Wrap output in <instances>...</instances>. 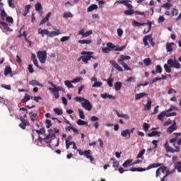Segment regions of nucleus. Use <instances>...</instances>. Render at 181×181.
Returning <instances> with one entry per match:
<instances>
[{"instance_id":"nucleus-1","label":"nucleus","mask_w":181,"mask_h":181,"mask_svg":"<svg viewBox=\"0 0 181 181\" xmlns=\"http://www.w3.org/2000/svg\"><path fill=\"white\" fill-rule=\"evenodd\" d=\"M106 46L107 47L102 48V52L103 53H110V50H115V52H122V50H125V49H127V45L119 47L114 45L112 42H107Z\"/></svg>"},{"instance_id":"nucleus-2","label":"nucleus","mask_w":181,"mask_h":181,"mask_svg":"<svg viewBox=\"0 0 181 181\" xmlns=\"http://www.w3.org/2000/svg\"><path fill=\"white\" fill-rule=\"evenodd\" d=\"M74 100L77 103H81V107L87 111H91V110H93V105H91V102L88 100L80 96L75 97Z\"/></svg>"},{"instance_id":"nucleus-3","label":"nucleus","mask_w":181,"mask_h":181,"mask_svg":"<svg viewBox=\"0 0 181 181\" xmlns=\"http://www.w3.org/2000/svg\"><path fill=\"white\" fill-rule=\"evenodd\" d=\"M38 33L39 35H41L42 37H45V35L48 36V37H54V36L62 35L60 30H57V31H49L47 29L42 30V28H38Z\"/></svg>"},{"instance_id":"nucleus-4","label":"nucleus","mask_w":181,"mask_h":181,"mask_svg":"<svg viewBox=\"0 0 181 181\" xmlns=\"http://www.w3.org/2000/svg\"><path fill=\"white\" fill-rule=\"evenodd\" d=\"M159 166H162V163H152L150 164L147 168L132 167L130 168V172H145V170H149V169H153L154 168H159Z\"/></svg>"},{"instance_id":"nucleus-5","label":"nucleus","mask_w":181,"mask_h":181,"mask_svg":"<svg viewBox=\"0 0 181 181\" xmlns=\"http://www.w3.org/2000/svg\"><path fill=\"white\" fill-rule=\"evenodd\" d=\"M175 149H174L173 148L170 147L169 146V141H165V144H164V148L166 151V152L168 153H169V152H170L171 153H175V152H180V147L179 146H174Z\"/></svg>"},{"instance_id":"nucleus-6","label":"nucleus","mask_w":181,"mask_h":181,"mask_svg":"<svg viewBox=\"0 0 181 181\" xmlns=\"http://www.w3.org/2000/svg\"><path fill=\"white\" fill-rule=\"evenodd\" d=\"M93 52H86L83 51L81 52V54H88V55H83L81 56L82 62L85 63V64H87L88 63V60H91V59H95L94 57H93Z\"/></svg>"},{"instance_id":"nucleus-7","label":"nucleus","mask_w":181,"mask_h":181,"mask_svg":"<svg viewBox=\"0 0 181 181\" xmlns=\"http://www.w3.org/2000/svg\"><path fill=\"white\" fill-rule=\"evenodd\" d=\"M37 57L39 59L40 63L42 64L46 63V59H47V52L46 51H37Z\"/></svg>"},{"instance_id":"nucleus-8","label":"nucleus","mask_w":181,"mask_h":181,"mask_svg":"<svg viewBox=\"0 0 181 181\" xmlns=\"http://www.w3.org/2000/svg\"><path fill=\"white\" fill-rule=\"evenodd\" d=\"M148 40L150 42V45L152 46V47H155V42H153V37H152V34L144 37L143 42L144 46H148L149 42H148Z\"/></svg>"},{"instance_id":"nucleus-9","label":"nucleus","mask_w":181,"mask_h":181,"mask_svg":"<svg viewBox=\"0 0 181 181\" xmlns=\"http://www.w3.org/2000/svg\"><path fill=\"white\" fill-rule=\"evenodd\" d=\"M167 63L170 67H174L175 69H180L181 67L180 63L176 59L174 61L172 59H169Z\"/></svg>"},{"instance_id":"nucleus-10","label":"nucleus","mask_w":181,"mask_h":181,"mask_svg":"<svg viewBox=\"0 0 181 181\" xmlns=\"http://www.w3.org/2000/svg\"><path fill=\"white\" fill-rule=\"evenodd\" d=\"M48 84H49V86H52V87L49 88V91H64V88H62L61 86H56V85L54 83H53V82L48 81Z\"/></svg>"},{"instance_id":"nucleus-11","label":"nucleus","mask_w":181,"mask_h":181,"mask_svg":"<svg viewBox=\"0 0 181 181\" xmlns=\"http://www.w3.org/2000/svg\"><path fill=\"white\" fill-rule=\"evenodd\" d=\"M49 134L45 136V139H43L44 141H47V144H51L52 143V138H56V134L53 133V130L50 129L48 130Z\"/></svg>"},{"instance_id":"nucleus-12","label":"nucleus","mask_w":181,"mask_h":181,"mask_svg":"<svg viewBox=\"0 0 181 181\" xmlns=\"http://www.w3.org/2000/svg\"><path fill=\"white\" fill-rule=\"evenodd\" d=\"M132 3V1L131 0H122L115 2V4H122L123 5H124V6H127L128 9H132L134 8V6H132V4H131Z\"/></svg>"},{"instance_id":"nucleus-13","label":"nucleus","mask_w":181,"mask_h":181,"mask_svg":"<svg viewBox=\"0 0 181 181\" xmlns=\"http://www.w3.org/2000/svg\"><path fill=\"white\" fill-rule=\"evenodd\" d=\"M160 170L165 175V173L166 174V170H168V167L163 165L158 168L156 172V177H160Z\"/></svg>"},{"instance_id":"nucleus-14","label":"nucleus","mask_w":181,"mask_h":181,"mask_svg":"<svg viewBox=\"0 0 181 181\" xmlns=\"http://www.w3.org/2000/svg\"><path fill=\"white\" fill-rule=\"evenodd\" d=\"M134 13H136L137 15H141V16H145V12L134 11V10L132 9L124 11V15H127V16L134 15Z\"/></svg>"},{"instance_id":"nucleus-15","label":"nucleus","mask_w":181,"mask_h":181,"mask_svg":"<svg viewBox=\"0 0 181 181\" xmlns=\"http://www.w3.org/2000/svg\"><path fill=\"white\" fill-rule=\"evenodd\" d=\"M110 63L112 66V67H114V69L117 70V71H124V69H122V67L121 66H119V64H118V63H117V62H115L114 60H111V61H110Z\"/></svg>"},{"instance_id":"nucleus-16","label":"nucleus","mask_w":181,"mask_h":181,"mask_svg":"<svg viewBox=\"0 0 181 181\" xmlns=\"http://www.w3.org/2000/svg\"><path fill=\"white\" fill-rule=\"evenodd\" d=\"M125 60H131V57L128 55L122 54L117 59V63H119V64L125 63Z\"/></svg>"},{"instance_id":"nucleus-17","label":"nucleus","mask_w":181,"mask_h":181,"mask_svg":"<svg viewBox=\"0 0 181 181\" xmlns=\"http://www.w3.org/2000/svg\"><path fill=\"white\" fill-rule=\"evenodd\" d=\"M121 136L126 138V139H129L131 138V132H129V129H125L122 131Z\"/></svg>"},{"instance_id":"nucleus-18","label":"nucleus","mask_w":181,"mask_h":181,"mask_svg":"<svg viewBox=\"0 0 181 181\" xmlns=\"http://www.w3.org/2000/svg\"><path fill=\"white\" fill-rule=\"evenodd\" d=\"M151 108H152V100H151V98H148L146 105H144V111H150Z\"/></svg>"},{"instance_id":"nucleus-19","label":"nucleus","mask_w":181,"mask_h":181,"mask_svg":"<svg viewBox=\"0 0 181 181\" xmlns=\"http://www.w3.org/2000/svg\"><path fill=\"white\" fill-rule=\"evenodd\" d=\"M84 156H86L88 159H90V162L94 160V158L91 156V150H86L84 151Z\"/></svg>"},{"instance_id":"nucleus-20","label":"nucleus","mask_w":181,"mask_h":181,"mask_svg":"<svg viewBox=\"0 0 181 181\" xmlns=\"http://www.w3.org/2000/svg\"><path fill=\"white\" fill-rule=\"evenodd\" d=\"M50 16H52V13L49 12L45 18H42L40 23V25H45V23H46V22H47V21H49V19H50Z\"/></svg>"},{"instance_id":"nucleus-21","label":"nucleus","mask_w":181,"mask_h":181,"mask_svg":"<svg viewBox=\"0 0 181 181\" xmlns=\"http://www.w3.org/2000/svg\"><path fill=\"white\" fill-rule=\"evenodd\" d=\"M100 97H102V98H104V99L110 98V100H117V97L112 95H109L107 93L101 94Z\"/></svg>"},{"instance_id":"nucleus-22","label":"nucleus","mask_w":181,"mask_h":181,"mask_svg":"<svg viewBox=\"0 0 181 181\" xmlns=\"http://www.w3.org/2000/svg\"><path fill=\"white\" fill-rule=\"evenodd\" d=\"M176 129H177V127H176V122H174L173 124L167 129V132L172 134V132L176 131Z\"/></svg>"},{"instance_id":"nucleus-23","label":"nucleus","mask_w":181,"mask_h":181,"mask_svg":"<svg viewBox=\"0 0 181 181\" xmlns=\"http://www.w3.org/2000/svg\"><path fill=\"white\" fill-rule=\"evenodd\" d=\"M30 86H38V87H43V84L40 83L39 81L37 80H31L29 81Z\"/></svg>"},{"instance_id":"nucleus-24","label":"nucleus","mask_w":181,"mask_h":181,"mask_svg":"<svg viewBox=\"0 0 181 181\" xmlns=\"http://www.w3.org/2000/svg\"><path fill=\"white\" fill-rule=\"evenodd\" d=\"M134 164H132V160L129 159L124 161V163L122 164L123 168H129V166H133Z\"/></svg>"},{"instance_id":"nucleus-25","label":"nucleus","mask_w":181,"mask_h":181,"mask_svg":"<svg viewBox=\"0 0 181 181\" xmlns=\"http://www.w3.org/2000/svg\"><path fill=\"white\" fill-rule=\"evenodd\" d=\"M1 13L0 16L1 18L2 21H5V18L8 16V14H6V11H5V9L4 8H0Z\"/></svg>"},{"instance_id":"nucleus-26","label":"nucleus","mask_w":181,"mask_h":181,"mask_svg":"<svg viewBox=\"0 0 181 181\" xmlns=\"http://www.w3.org/2000/svg\"><path fill=\"white\" fill-rule=\"evenodd\" d=\"M147 136L150 138H151L152 136H160V132L153 131L152 132L148 133Z\"/></svg>"},{"instance_id":"nucleus-27","label":"nucleus","mask_w":181,"mask_h":181,"mask_svg":"<svg viewBox=\"0 0 181 181\" xmlns=\"http://www.w3.org/2000/svg\"><path fill=\"white\" fill-rule=\"evenodd\" d=\"M0 25L4 28V29L6 30V32H12V30H11V28H9V25H8V23L0 21Z\"/></svg>"},{"instance_id":"nucleus-28","label":"nucleus","mask_w":181,"mask_h":181,"mask_svg":"<svg viewBox=\"0 0 181 181\" xmlns=\"http://www.w3.org/2000/svg\"><path fill=\"white\" fill-rule=\"evenodd\" d=\"M12 74V68L9 65L6 66L4 69V76Z\"/></svg>"},{"instance_id":"nucleus-29","label":"nucleus","mask_w":181,"mask_h":181,"mask_svg":"<svg viewBox=\"0 0 181 181\" xmlns=\"http://www.w3.org/2000/svg\"><path fill=\"white\" fill-rule=\"evenodd\" d=\"M165 117H166V112L163 111L159 115H158L157 119H159V121H163Z\"/></svg>"},{"instance_id":"nucleus-30","label":"nucleus","mask_w":181,"mask_h":181,"mask_svg":"<svg viewBox=\"0 0 181 181\" xmlns=\"http://www.w3.org/2000/svg\"><path fill=\"white\" fill-rule=\"evenodd\" d=\"M148 95L146 93H140L135 95V100H141V98H144V97Z\"/></svg>"},{"instance_id":"nucleus-31","label":"nucleus","mask_w":181,"mask_h":181,"mask_svg":"<svg viewBox=\"0 0 181 181\" xmlns=\"http://www.w3.org/2000/svg\"><path fill=\"white\" fill-rule=\"evenodd\" d=\"M33 100V97L30 96V95H28L25 93V95L24 96V98L21 100V103H28V101H29V100Z\"/></svg>"},{"instance_id":"nucleus-32","label":"nucleus","mask_w":181,"mask_h":181,"mask_svg":"<svg viewBox=\"0 0 181 181\" xmlns=\"http://www.w3.org/2000/svg\"><path fill=\"white\" fill-rule=\"evenodd\" d=\"M95 9H98V6L97 4H92L87 8V12H93Z\"/></svg>"},{"instance_id":"nucleus-33","label":"nucleus","mask_w":181,"mask_h":181,"mask_svg":"<svg viewBox=\"0 0 181 181\" xmlns=\"http://www.w3.org/2000/svg\"><path fill=\"white\" fill-rule=\"evenodd\" d=\"M175 45L174 42H168L166 44V50L167 52H173V48L172 47V45Z\"/></svg>"},{"instance_id":"nucleus-34","label":"nucleus","mask_w":181,"mask_h":181,"mask_svg":"<svg viewBox=\"0 0 181 181\" xmlns=\"http://www.w3.org/2000/svg\"><path fill=\"white\" fill-rule=\"evenodd\" d=\"M122 87V83L121 82H116L115 84V91H119Z\"/></svg>"},{"instance_id":"nucleus-35","label":"nucleus","mask_w":181,"mask_h":181,"mask_svg":"<svg viewBox=\"0 0 181 181\" xmlns=\"http://www.w3.org/2000/svg\"><path fill=\"white\" fill-rule=\"evenodd\" d=\"M93 41L91 40H81L78 41V43L81 45H90Z\"/></svg>"},{"instance_id":"nucleus-36","label":"nucleus","mask_w":181,"mask_h":181,"mask_svg":"<svg viewBox=\"0 0 181 181\" xmlns=\"http://www.w3.org/2000/svg\"><path fill=\"white\" fill-rule=\"evenodd\" d=\"M42 4L39 2L35 4V11H37V12H40V13H42Z\"/></svg>"},{"instance_id":"nucleus-37","label":"nucleus","mask_w":181,"mask_h":181,"mask_svg":"<svg viewBox=\"0 0 181 181\" xmlns=\"http://www.w3.org/2000/svg\"><path fill=\"white\" fill-rule=\"evenodd\" d=\"M175 169H177V172L181 173V162L178 161L175 165Z\"/></svg>"},{"instance_id":"nucleus-38","label":"nucleus","mask_w":181,"mask_h":181,"mask_svg":"<svg viewBox=\"0 0 181 181\" xmlns=\"http://www.w3.org/2000/svg\"><path fill=\"white\" fill-rule=\"evenodd\" d=\"M110 160L113 161L112 163L113 168H118V166H119V163L117 160H115V158H111Z\"/></svg>"},{"instance_id":"nucleus-39","label":"nucleus","mask_w":181,"mask_h":181,"mask_svg":"<svg viewBox=\"0 0 181 181\" xmlns=\"http://www.w3.org/2000/svg\"><path fill=\"white\" fill-rule=\"evenodd\" d=\"M143 62L145 66H151V64H152V61L151 60V58H146L144 59Z\"/></svg>"},{"instance_id":"nucleus-40","label":"nucleus","mask_w":181,"mask_h":181,"mask_svg":"<svg viewBox=\"0 0 181 181\" xmlns=\"http://www.w3.org/2000/svg\"><path fill=\"white\" fill-rule=\"evenodd\" d=\"M146 25V23H139L135 20L133 21V26H144Z\"/></svg>"},{"instance_id":"nucleus-41","label":"nucleus","mask_w":181,"mask_h":181,"mask_svg":"<svg viewBox=\"0 0 181 181\" xmlns=\"http://www.w3.org/2000/svg\"><path fill=\"white\" fill-rule=\"evenodd\" d=\"M35 132L38 135H43V134H45L46 132V130L45 129V127H42L40 130L35 129Z\"/></svg>"},{"instance_id":"nucleus-42","label":"nucleus","mask_w":181,"mask_h":181,"mask_svg":"<svg viewBox=\"0 0 181 181\" xmlns=\"http://www.w3.org/2000/svg\"><path fill=\"white\" fill-rule=\"evenodd\" d=\"M145 154V149L143 148L139 154L136 156V159H139V158H141V159H144V155Z\"/></svg>"},{"instance_id":"nucleus-43","label":"nucleus","mask_w":181,"mask_h":181,"mask_svg":"<svg viewBox=\"0 0 181 181\" xmlns=\"http://www.w3.org/2000/svg\"><path fill=\"white\" fill-rule=\"evenodd\" d=\"M63 17L65 18V19H67V18H73V14L70 11H67L64 13Z\"/></svg>"},{"instance_id":"nucleus-44","label":"nucleus","mask_w":181,"mask_h":181,"mask_svg":"<svg viewBox=\"0 0 181 181\" xmlns=\"http://www.w3.org/2000/svg\"><path fill=\"white\" fill-rule=\"evenodd\" d=\"M71 83H73V82H71L70 81H64V84H65V86H66V87H68V88H73V87H74V86H73L71 84Z\"/></svg>"},{"instance_id":"nucleus-45","label":"nucleus","mask_w":181,"mask_h":181,"mask_svg":"<svg viewBox=\"0 0 181 181\" xmlns=\"http://www.w3.org/2000/svg\"><path fill=\"white\" fill-rule=\"evenodd\" d=\"M54 112L55 114H57V115H62L63 114V110L57 107L54 109Z\"/></svg>"},{"instance_id":"nucleus-46","label":"nucleus","mask_w":181,"mask_h":181,"mask_svg":"<svg viewBox=\"0 0 181 181\" xmlns=\"http://www.w3.org/2000/svg\"><path fill=\"white\" fill-rule=\"evenodd\" d=\"M119 64H121V66H122L124 67V69L126 71H128L131 70V68L128 66V64H127V63L123 62V63Z\"/></svg>"},{"instance_id":"nucleus-47","label":"nucleus","mask_w":181,"mask_h":181,"mask_svg":"<svg viewBox=\"0 0 181 181\" xmlns=\"http://www.w3.org/2000/svg\"><path fill=\"white\" fill-rule=\"evenodd\" d=\"M79 117L81 118V119H84L86 118V116L84 115V112L81 110V109H78Z\"/></svg>"},{"instance_id":"nucleus-48","label":"nucleus","mask_w":181,"mask_h":181,"mask_svg":"<svg viewBox=\"0 0 181 181\" xmlns=\"http://www.w3.org/2000/svg\"><path fill=\"white\" fill-rule=\"evenodd\" d=\"M164 69L166 73H171L172 69H170V66H169L168 64H164Z\"/></svg>"},{"instance_id":"nucleus-49","label":"nucleus","mask_w":181,"mask_h":181,"mask_svg":"<svg viewBox=\"0 0 181 181\" xmlns=\"http://www.w3.org/2000/svg\"><path fill=\"white\" fill-rule=\"evenodd\" d=\"M156 73L157 74H160V73H162V66L160 65L156 66Z\"/></svg>"},{"instance_id":"nucleus-50","label":"nucleus","mask_w":181,"mask_h":181,"mask_svg":"<svg viewBox=\"0 0 181 181\" xmlns=\"http://www.w3.org/2000/svg\"><path fill=\"white\" fill-rule=\"evenodd\" d=\"M107 86H109V87H112V83H114V78H109L107 79Z\"/></svg>"},{"instance_id":"nucleus-51","label":"nucleus","mask_w":181,"mask_h":181,"mask_svg":"<svg viewBox=\"0 0 181 181\" xmlns=\"http://www.w3.org/2000/svg\"><path fill=\"white\" fill-rule=\"evenodd\" d=\"M76 124L78 125H86L87 122L84 120H81L79 119L77 120Z\"/></svg>"},{"instance_id":"nucleus-52","label":"nucleus","mask_w":181,"mask_h":181,"mask_svg":"<svg viewBox=\"0 0 181 181\" xmlns=\"http://www.w3.org/2000/svg\"><path fill=\"white\" fill-rule=\"evenodd\" d=\"M103 86V82L95 81L94 84L92 85V87H101Z\"/></svg>"},{"instance_id":"nucleus-53","label":"nucleus","mask_w":181,"mask_h":181,"mask_svg":"<svg viewBox=\"0 0 181 181\" xmlns=\"http://www.w3.org/2000/svg\"><path fill=\"white\" fill-rule=\"evenodd\" d=\"M171 13L173 15V16H176L177 15H179V10L176 9V8H173Z\"/></svg>"},{"instance_id":"nucleus-54","label":"nucleus","mask_w":181,"mask_h":181,"mask_svg":"<svg viewBox=\"0 0 181 181\" xmlns=\"http://www.w3.org/2000/svg\"><path fill=\"white\" fill-rule=\"evenodd\" d=\"M143 128H144L145 132H148V131L149 129V124L148 123H144Z\"/></svg>"},{"instance_id":"nucleus-55","label":"nucleus","mask_w":181,"mask_h":181,"mask_svg":"<svg viewBox=\"0 0 181 181\" xmlns=\"http://www.w3.org/2000/svg\"><path fill=\"white\" fill-rule=\"evenodd\" d=\"M6 21L8 23H13V18L11 16L6 17Z\"/></svg>"},{"instance_id":"nucleus-56","label":"nucleus","mask_w":181,"mask_h":181,"mask_svg":"<svg viewBox=\"0 0 181 181\" xmlns=\"http://www.w3.org/2000/svg\"><path fill=\"white\" fill-rule=\"evenodd\" d=\"M127 83H131V81H132L133 83H135L136 81V78L135 77H129L127 80H126Z\"/></svg>"},{"instance_id":"nucleus-57","label":"nucleus","mask_w":181,"mask_h":181,"mask_svg":"<svg viewBox=\"0 0 181 181\" xmlns=\"http://www.w3.org/2000/svg\"><path fill=\"white\" fill-rule=\"evenodd\" d=\"M81 80H83V78L76 77L72 80L71 83H78L79 81H81Z\"/></svg>"},{"instance_id":"nucleus-58","label":"nucleus","mask_w":181,"mask_h":181,"mask_svg":"<svg viewBox=\"0 0 181 181\" xmlns=\"http://www.w3.org/2000/svg\"><path fill=\"white\" fill-rule=\"evenodd\" d=\"M20 120L21 121V123L25 124V125L28 126L29 125V122L23 117H21Z\"/></svg>"},{"instance_id":"nucleus-59","label":"nucleus","mask_w":181,"mask_h":181,"mask_svg":"<svg viewBox=\"0 0 181 181\" xmlns=\"http://www.w3.org/2000/svg\"><path fill=\"white\" fill-rule=\"evenodd\" d=\"M176 115H177V113L176 112H173L170 113H166V117H176Z\"/></svg>"},{"instance_id":"nucleus-60","label":"nucleus","mask_w":181,"mask_h":181,"mask_svg":"<svg viewBox=\"0 0 181 181\" xmlns=\"http://www.w3.org/2000/svg\"><path fill=\"white\" fill-rule=\"evenodd\" d=\"M70 39V36H64L60 39V42H67Z\"/></svg>"},{"instance_id":"nucleus-61","label":"nucleus","mask_w":181,"mask_h":181,"mask_svg":"<svg viewBox=\"0 0 181 181\" xmlns=\"http://www.w3.org/2000/svg\"><path fill=\"white\" fill-rule=\"evenodd\" d=\"M163 8H165V9H169L170 8H172V4L166 3L163 4Z\"/></svg>"},{"instance_id":"nucleus-62","label":"nucleus","mask_w":181,"mask_h":181,"mask_svg":"<svg viewBox=\"0 0 181 181\" xmlns=\"http://www.w3.org/2000/svg\"><path fill=\"white\" fill-rule=\"evenodd\" d=\"M1 87L6 90H11V85L1 84Z\"/></svg>"},{"instance_id":"nucleus-63","label":"nucleus","mask_w":181,"mask_h":181,"mask_svg":"<svg viewBox=\"0 0 181 181\" xmlns=\"http://www.w3.org/2000/svg\"><path fill=\"white\" fill-rule=\"evenodd\" d=\"M123 33H124V30H122V29H121V28L117 29V35H118L119 37H121V36H122Z\"/></svg>"},{"instance_id":"nucleus-64","label":"nucleus","mask_w":181,"mask_h":181,"mask_svg":"<svg viewBox=\"0 0 181 181\" xmlns=\"http://www.w3.org/2000/svg\"><path fill=\"white\" fill-rule=\"evenodd\" d=\"M45 122L47 124V129H49V128H50V127H52V121L49 120V119H47L45 121Z\"/></svg>"}]
</instances>
